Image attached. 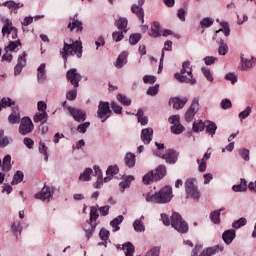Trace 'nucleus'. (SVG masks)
I'll return each mask as SVG.
<instances>
[{"mask_svg":"<svg viewBox=\"0 0 256 256\" xmlns=\"http://www.w3.org/2000/svg\"><path fill=\"white\" fill-rule=\"evenodd\" d=\"M145 199L147 203H171V199H173V188L171 186H164L155 194H146Z\"/></svg>","mask_w":256,"mask_h":256,"instance_id":"1","label":"nucleus"},{"mask_svg":"<svg viewBox=\"0 0 256 256\" xmlns=\"http://www.w3.org/2000/svg\"><path fill=\"white\" fill-rule=\"evenodd\" d=\"M60 53L64 61H67V57H69V55H76L78 58H81L83 57V46L79 41L66 39L64 40V46Z\"/></svg>","mask_w":256,"mask_h":256,"instance_id":"2","label":"nucleus"},{"mask_svg":"<svg viewBox=\"0 0 256 256\" xmlns=\"http://www.w3.org/2000/svg\"><path fill=\"white\" fill-rule=\"evenodd\" d=\"M175 79L180 83H190V85H195L196 81L193 78V68L191 67V62L186 61L182 65L181 73L175 74Z\"/></svg>","mask_w":256,"mask_h":256,"instance_id":"3","label":"nucleus"},{"mask_svg":"<svg viewBox=\"0 0 256 256\" xmlns=\"http://www.w3.org/2000/svg\"><path fill=\"white\" fill-rule=\"evenodd\" d=\"M171 225L178 233H187L189 231V225L177 212H174L171 216Z\"/></svg>","mask_w":256,"mask_h":256,"instance_id":"4","label":"nucleus"},{"mask_svg":"<svg viewBox=\"0 0 256 256\" xmlns=\"http://www.w3.org/2000/svg\"><path fill=\"white\" fill-rule=\"evenodd\" d=\"M156 156L164 159L168 165H175V163H177V159H179V153L173 149L166 150L164 154L161 153V151H157Z\"/></svg>","mask_w":256,"mask_h":256,"instance_id":"5","label":"nucleus"},{"mask_svg":"<svg viewBox=\"0 0 256 256\" xmlns=\"http://www.w3.org/2000/svg\"><path fill=\"white\" fill-rule=\"evenodd\" d=\"M35 129V124H33V121L29 117H23L20 121V126L18 128V131L20 135H29V133H33V130Z\"/></svg>","mask_w":256,"mask_h":256,"instance_id":"6","label":"nucleus"},{"mask_svg":"<svg viewBox=\"0 0 256 256\" xmlns=\"http://www.w3.org/2000/svg\"><path fill=\"white\" fill-rule=\"evenodd\" d=\"M97 115L99 119H103L102 123H105V121L111 117V108L109 107V102L100 101Z\"/></svg>","mask_w":256,"mask_h":256,"instance_id":"7","label":"nucleus"},{"mask_svg":"<svg viewBox=\"0 0 256 256\" xmlns=\"http://www.w3.org/2000/svg\"><path fill=\"white\" fill-rule=\"evenodd\" d=\"M67 110L69 111L71 117H73L74 121L77 123H83V121L87 120V112L85 110L68 106Z\"/></svg>","mask_w":256,"mask_h":256,"instance_id":"8","label":"nucleus"},{"mask_svg":"<svg viewBox=\"0 0 256 256\" xmlns=\"http://www.w3.org/2000/svg\"><path fill=\"white\" fill-rule=\"evenodd\" d=\"M179 115H173L170 116L168 121L171 123V133H174V135H181L183 131H185V127L182 126Z\"/></svg>","mask_w":256,"mask_h":256,"instance_id":"9","label":"nucleus"},{"mask_svg":"<svg viewBox=\"0 0 256 256\" xmlns=\"http://www.w3.org/2000/svg\"><path fill=\"white\" fill-rule=\"evenodd\" d=\"M198 111H199V99L195 98L192 101L189 109L185 113V121H187V123H191V121L195 119V115H197Z\"/></svg>","mask_w":256,"mask_h":256,"instance_id":"10","label":"nucleus"},{"mask_svg":"<svg viewBox=\"0 0 256 256\" xmlns=\"http://www.w3.org/2000/svg\"><path fill=\"white\" fill-rule=\"evenodd\" d=\"M2 35L5 37H9L11 35V39H17V28L13 27V22L9 19L4 21V25L2 27Z\"/></svg>","mask_w":256,"mask_h":256,"instance_id":"11","label":"nucleus"},{"mask_svg":"<svg viewBox=\"0 0 256 256\" xmlns=\"http://www.w3.org/2000/svg\"><path fill=\"white\" fill-rule=\"evenodd\" d=\"M66 78L73 85L75 89L79 87V81H81V74L77 73V69H70L67 71Z\"/></svg>","mask_w":256,"mask_h":256,"instance_id":"12","label":"nucleus"},{"mask_svg":"<svg viewBox=\"0 0 256 256\" xmlns=\"http://www.w3.org/2000/svg\"><path fill=\"white\" fill-rule=\"evenodd\" d=\"M51 197H53V189L47 185H44L40 193L35 194V198L40 201H49Z\"/></svg>","mask_w":256,"mask_h":256,"instance_id":"13","label":"nucleus"},{"mask_svg":"<svg viewBox=\"0 0 256 256\" xmlns=\"http://www.w3.org/2000/svg\"><path fill=\"white\" fill-rule=\"evenodd\" d=\"M187 97H183V98H180V97H174V98H171L169 100V104L172 105L173 109H183V107H185V105H187Z\"/></svg>","mask_w":256,"mask_h":256,"instance_id":"14","label":"nucleus"},{"mask_svg":"<svg viewBox=\"0 0 256 256\" xmlns=\"http://www.w3.org/2000/svg\"><path fill=\"white\" fill-rule=\"evenodd\" d=\"M25 65H27V52H23L22 55L18 57L17 65L14 68L15 75H19Z\"/></svg>","mask_w":256,"mask_h":256,"instance_id":"15","label":"nucleus"},{"mask_svg":"<svg viewBox=\"0 0 256 256\" xmlns=\"http://www.w3.org/2000/svg\"><path fill=\"white\" fill-rule=\"evenodd\" d=\"M235 237H237L235 229L226 230L222 234V239L226 245H231L235 240Z\"/></svg>","mask_w":256,"mask_h":256,"instance_id":"16","label":"nucleus"},{"mask_svg":"<svg viewBox=\"0 0 256 256\" xmlns=\"http://www.w3.org/2000/svg\"><path fill=\"white\" fill-rule=\"evenodd\" d=\"M9 123L15 125L21 121V112L19 111V106H13L12 113L8 117Z\"/></svg>","mask_w":256,"mask_h":256,"instance_id":"17","label":"nucleus"},{"mask_svg":"<svg viewBox=\"0 0 256 256\" xmlns=\"http://www.w3.org/2000/svg\"><path fill=\"white\" fill-rule=\"evenodd\" d=\"M141 139L144 145H149L153 140V128H145L141 132Z\"/></svg>","mask_w":256,"mask_h":256,"instance_id":"18","label":"nucleus"},{"mask_svg":"<svg viewBox=\"0 0 256 256\" xmlns=\"http://www.w3.org/2000/svg\"><path fill=\"white\" fill-rule=\"evenodd\" d=\"M167 175V167L165 165H160L154 171V181H161L163 177Z\"/></svg>","mask_w":256,"mask_h":256,"instance_id":"19","label":"nucleus"},{"mask_svg":"<svg viewBox=\"0 0 256 256\" xmlns=\"http://www.w3.org/2000/svg\"><path fill=\"white\" fill-rule=\"evenodd\" d=\"M67 27L70 31L76 29L77 33H81L83 31V23L77 20V16L74 17L72 21L68 23Z\"/></svg>","mask_w":256,"mask_h":256,"instance_id":"20","label":"nucleus"},{"mask_svg":"<svg viewBox=\"0 0 256 256\" xmlns=\"http://www.w3.org/2000/svg\"><path fill=\"white\" fill-rule=\"evenodd\" d=\"M132 13L142 21V23H145V12L143 11V8L141 6H137V4L132 5L131 7Z\"/></svg>","mask_w":256,"mask_h":256,"instance_id":"21","label":"nucleus"},{"mask_svg":"<svg viewBox=\"0 0 256 256\" xmlns=\"http://www.w3.org/2000/svg\"><path fill=\"white\" fill-rule=\"evenodd\" d=\"M127 25H129V20H127V18L120 17L115 21V26L119 31H123V33H127Z\"/></svg>","mask_w":256,"mask_h":256,"instance_id":"22","label":"nucleus"},{"mask_svg":"<svg viewBox=\"0 0 256 256\" xmlns=\"http://www.w3.org/2000/svg\"><path fill=\"white\" fill-rule=\"evenodd\" d=\"M187 199H194V201H199L201 197V193L199 192V188H191L190 190H185Z\"/></svg>","mask_w":256,"mask_h":256,"instance_id":"23","label":"nucleus"},{"mask_svg":"<svg viewBox=\"0 0 256 256\" xmlns=\"http://www.w3.org/2000/svg\"><path fill=\"white\" fill-rule=\"evenodd\" d=\"M99 219V206H91L90 208V218L87 220V223L93 225V221Z\"/></svg>","mask_w":256,"mask_h":256,"instance_id":"24","label":"nucleus"},{"mask_svg":"<svg viewBox=\"0 0 256 256\" xmlns=\"http://www.w3.org/2000/svg\"><path fill=\"white\" fill-rule=\"evenodd\" d=\"M117 173H119V167L109 166L106 171L107 177L104 178V182L107 183L108 181H111V179L113 178V175H117Z\"/></svg>","mask_w":256,"mask_h":256,"instance_id":"25","label":"nucleus"},{"mask_svg":"<svg viewBox=\"0 0 256 256\" xmlns=\"http://www.w3.org/2000/svg\"><path fill=\"white\" fill-rule=\"evenodd\" d=\"M94 173L97 176V181L94 184L96 189H99L103 185V174L101 173V168L99 166H94Z\"/></svg>","mask_w":256,"mask_h":256,"instance_id":"26","label":"nucleus"},{"mask_svg":"<svg viewBox=\"0 0 256 256\" xmlns=\"http://www.w3.org/2000/svg\"><path fill=\"white\" fill-rule=\"evenodd\" d=\"M124 163L126 167H129V169H132V167H135V154L128 152L125 155Z\"/></svg>","mask_w":256,"mask_h":256,"instance_id":"27","label":"nucleus"},{"mask_svg":"<svg viewBox=\"0 0 256 256\" xmlns=\"http://www.w3.org/2000/svg\"><path fill=\"white\" fill-rule=\"evenodd\" d=\"M122 250L125 253V256H133V253H135V246L131 242H127L122 245Z\"/></svg>","mask_w":256,"mask_h":256,"instance_id":"28","label":"nucleus"},{"mask_svg":"<svg viewBox=\"0 0 256 256\" xmlns=\"http://www.w3.org/2000/svg\"><path fill=\"white\" fill-rule=\"evenodd\" d=\"M125 64H127V52H122L116 60L115 67L121 69Z\"/></svg>","mask_w":256,"mask_h":256,"instance_id":"29","label":"nucleus"},{"mask_svg":"<svg viewBox=\"0 0 256 256\" xmlns=\"http://www.w3.org/2000/svg\"><path fill=\"white\" fill-rule=\"evenodd\" d=\"M150 35L151 37H161V24L159 22H153Z\"/></svg>","mask_w":256,"mask_h":256,"instance_id":"30","label":"nucleus"},{"mask_svg":"<svg viewBox=\"0 0 256 256\" xmlns=\"http://www.w3.org/2000/svg\"><path fill=\"white\" fill-rule=\"evenodd\" d=\"M11 155H6L2 162V171L5 173L11 171Z\"/></svg>","mask_w":256,"mask_h":256,"instance_id":"31","label":"nucleus"},{"mask_svg":"<svg viewBox=\"0 0 256 256\" xmlns=\"http://www.w3.org/2000/svg\"><path fill=\"white\" fill-rule=\"evenodd\" d=\"M221 211H223V208L220 210H215L210 214V219L215 225H219V223H221Z\"/></svg>","mask_w":256,"mask_h":256,"instance_id":"32","label":"nucleus"},{"mask_svg":"<svg viewBox=\"0 0 256 256\" xmlns=\"http://www.w3.org/2000/svg\"><path fill=\"white\" fill-rule=\"evenodd\" d=\"M15 105V100L11 98H2L0 100V111L1 109H5V107H13Z\"/></svg>","mask_w":256,"mask_h":256,"instance_id":"33","label":"nucleus"},{"mask_svg":"<svg viewBox=\"0 0 256 256\" xmlns=\"http://www.w3.org/2000/svg\"><path fill=\"white\" fill-rule=\"evenodd\" d=\"M34 123H47V112H39L35 114Z\"/></svg>","mask_w":256,"mask_h":256,"instance_id":"34","label":"nucleus"},{"mask_svg":"<svg viewBox=\"0 0 256 256\" xmlns=\"http://www.w3.org/2000/svg\"><path fill=\"white\" fill-rule=\"evenodd\" d=\"M205 127H206V133H209V135H213L215 134V131H217V124H215L214 122L208 121L205 123Z\"/></svg>","mask_w":256,"mask_h":256,"instance_id":"35","label":"nucleus"},{"mask_svg":"<svg viewBox=\"0 0 256 256\" xmlns=\"http://www.w3.org/2000/svg\"><path fill=\"white\" fill-rule=\"evenodd\" d=\"M38 81H40L41 83H43V81H45V79H47V74L45 73V64H41L38 67Z\"/></svg>","mask_w":256,"mask_h":256,"instance_id":"36","label":"nucleus"},{"mask_svg":"<svg viewBox=\"0 0 256 256\" xmlns=\"http://www.w3.org/2000/svg\"><path fill=\"white\" fill-rule=\"evenodd\" d=\"M142 219H145V217L141 216L140 220H136L134 223H133V227H134V230L137 232V233H143V231H145V225H143L141 223V220Z\"/></svg>","mask_w":256,"mask_h":256,"instance_id":"37","label":"nucleus"},{"mask_svg":"<svg viewBox=\"0 0 256 256\" xmlns=\"http://www.w3.org/2000/svg\"><path fill=\"white\" fill-rule=\"evenodd\" d=\"M121 223H123V216L120 215L116 218H114L111 222L110 225L111 227H113L114 231H119V225H121Z\"/></svg>","mask_w":256,"mask_h":256,"instance_id":"38","label":"nucleus"},{"mask_svg":"<svg viewBox=\"0 0 256 256\" xmlns=\"http://www.w3.org/2000/svg\"><path fill=\"white\" fill-rule=\"evenodd\" d=\"M92 173L93 169L86 168L85 171L82 174H80L79 181H90Z\"/></svg>","mask_w":256,"mask_h":256,"instance_id":"39","label":"nucleus"},{"mask_svg":"<svg viewBox=\"0 0 256 256\" xmlns=\"http://www.w3.org/2000/svg\"><path fill=\"white\" fill-rule=\"evenodd\" d=\"M48 150L49 148L47 147V145H45L44 142L39 143V153L44 155V161H49V154L47 153Z\"/></svg>","mask_w":256,"mask_h":256,"instance_id":"40","label":"nucleus"},{"mask_svg":"<svg viewBox=\"0 0 256 256\" xmlns=\"http://www.w3.org/2000/svg\"><path fill=\"white\" fill-rule=\"evenodd\" d=\"M117 101H119V103H121V105H124V107H129V105H131L130 98L123 94L117 95Z\"/></svg>","mask_w":256,"mask_h":256,"instance_id":"41","label":"nucleus"},{"mask_svg":"<svg viewBox=\"0 0 256 256\" xmlns=\"http://www.w3.org/2000/svg\"><path fill=\"white\" fill-rule=\"evenodd\" d=\"M233 191H236V193L241 191H247V181L245 179H241V182L239 185H234L232 187Z\"/></svg>","mask_w":256,"mask_h":256,"instance_id":"42","label":"nucleus"},{"mask_svg":"<svg viewBox=\"0 0 256 256\" xmlns=\"http://www.w3.org/2000/svg\"><path fill=\"white\" fill-rule=\"evenodd\" d=\"M195 183H197V179H195V178H188L185 181V191H189L190 189L197 188V185Z\"/></svg>","mask_w":256,"mask_h":256,"instance_id":"43","label":"nucleus"},{"mask_svg":"<svg viewBox=\"0 0 256 256\" xmlns=\"http://www.w3.org/2000/svg\"><path fill=\"white\" fill-rule=\"evenodd\" d=\"M136 116L138 119V123H140L141 125H147V123H149V118L143 116V110L139 109Z\"/></svg>","mask_w":256,"mask_h":256,"instance_id":"44","label":"nucleus"},{"mask_svg":"<svg viewBox=\"0 0 256 256\" xmlns=\"http://www.w3.org/2000/svg\"><path fill=\"white\" fill-rule=\"evenodd\" d=\"M228 51L229 46H227V43L223 42V40H220L218 48L219 55H227Z\"/></svg>","mask_w":256,"mask_h":256,"instance_id":"45","label":"nucleus"},{"mask_svg":"<svg viewBox=\"0 0 256 256\" xmlns=\"http://www.w3.org/2000/svg\"><path fill=\"white\" fill-rule=\"evenodd\" d=\"M23 172L21 171H17L15 174H14V177H13V180L11 182V185H19V183H21V181H23Z\"/></svg>","mask_w":256,"mask_h":256,"instance_id":"46","label":"nucleus"},{"mask_svg":"<svg viewBox=\"0 0 256 256\" xmlns=\"http://www.w3.org/2000/svg\"><path fill=\"white\" fill-rule=\"evenodd\" d=\"M125 33L122 30L120 31H115L112 33V38L116 43H119V41H123V38L125 37Z\"/></svg>","mask_w":256,"mask_h":256,"instance_id":"47","label":"nucleus"},{"mask_svg":"<svg viewBox=\"0 0 256 256\" xmlns=\"http://www.w3.org/2000/svg\"><path fill=\"white\" fill-rule=\"evenodd\" d=\"M144 185H149L151 183V181H155V174L153 171L147 173L146 175H144L143 179H142Z\"/></svg>","mask_w":256,"mask_h":256,"instance_id":"48","label":"nucleus"},{"mask_svg":"<svg viewBox=\"0 0 256 256\" xmlns=\"http://www.w3.org/2000/svg\"><path fill=\"white\" fill-rule=\"evenodd\" d=\"M203 129H205V123L202 120L193 123V131L195 133H199L203 131Z\"/></svg>","mask_w":256,"mask_h":256,"instance_id":"49","label":"nucleus"},{"mask_svg":"<svg viewBox=\"0 0 256 256\" xmlns=\"http://www.w3.org/2000/svg\"><path fill=\"white\" fill-rule=\"evenodd\" d=\"M5 135V131L0 130V147H7L9 144V138Z\"/></svg>","mask_w":256,"mask_h":256,"instance_id":"50","label":"nucleus"},{"mask_svg":"<svg viewBox=\"0 0 256 256\" xmlns=\"http://www.w3.org/2000/svg\"><path fill=\"white\" fill-rule=\"evenodd\" d=\"M244 225H247V219L240 218L237 221L233 222L232 227L234 229H241V227H244Z\"/></svg>","mask_w":256,"mask_h":256,"instance_id":"51","label":"nucleus"},{"mask_svg":"<svg viewBox=\"0 0 256 256\" xmlns=\"http://www.w3.org/2000/svg\"><path fill=\"white\" fill-rule=\"evenodd\" d=\"M12 232L14 233L15 237L21 233V222H14L11 226Z\"/></svg>","mask_w":256,"mask_h":256,"instance_id":"52","label":"nucleus"},{"mask_svg":"<svg viewBox=\"0 0 256 256\" xmlns=\"http://www.w3.org/2000/svg\"><path fill=\"white\" fill-rule=\"evenodd\" d=\"M133 179V176H128L125 181L120 182L119 185L122 191H125V189H127L131 185V181H133Z\"/></svg>","mask_w":256,"mask_h":256,"instance_id":"53","label":"nucleus"},{"mask_svg":"<svg viewBox=\"0 0 256 256\" xmlns=\"http://www.w3.org/2000/svg\"><path fill=\"white\" fill-rule=\"evenodd\" d=\"M251 111H252V108L248 106L244 111L240 112L238 115L240 121H243V119H247V117L251 115Z\"/></svg>","mask_w":256,"mask_h":256,"instance_id":"54","label":"nucleus"},{"mask_svg":"<svg viewBox=\"0 0 256 256\" xmlns=\"http://www.w3.org/2000/svg\"><path fill=\"white\" fill-rule=\"evenodd\" d=\"M91 126V122H84L77 127L78 133H87V129Z\"/></svg>","mask_w":256,"mask_h":256,"instance_id":"55","label":"nucleus"},{"mask_svg":"<svg viewBox=\"0 0 256 256\" xmlns=\"http://www.w3.org/2000/svg\"><path fill=\"white\" fill-rule=\"evenodd\" d=\"M19 45H21V40L10 41L9 45L5 49H6V51H7V49L9 51H15V49H17V47H19Z\"/></svg>","mask_w":256,"mask_h":256,"instance_id":"56","label":"nucleus"},{"mask_svg":"<svg viewBox=\"0 0 256 256\" xmlns=\"http://www.w3.org/2000/svg\"><path fill=\"white\" fill-rule=\"evenodd\" d=\"M159 93V84H156L155 86H151L147 90V95H150L151 97H155Z\"/></svg>","mask_w":256,"mask_h":256,"instance_id":"57","label":"nucleus"},{"mask_svg":"<svg viewBox=\"0 0 256 256\" xmlns=\"http://www.w3.org/2000/svg\"><path fill=\"white\" fill-rule=\"evenodd\" d=\"M111 108L114 111V113H116V115H121L123 113V107H121L116 102L111 103Z\"/></svg>","mask_w":256,"mask_h":256,"instance_id":"58","label":"nucleus"},{"mask_svg":"<svg viewBox=\"0 0 256 256\" xmlns=\"http://www.w3.org/2000/svg\"><path fill=\"white\" fill-rule=\"evenodd\" d=\"M141 41V34H132L129 38L130 45H137V42Z\"/></svg>","mask_w":256,"mask_h":256,"instance_id":"59","label":"nucleus"},{"mask_svg":"<svg viewBox=\"0 0 256 256\" xmlns=\"http://www.w3.org/2000/svg\"><path fill=\"white\" fill-rule=\"evenodd\" d=\"M241 61L243 69H251V67H253V60H248L241 56Z\"/></svg>","mask_w":256,"mask_h":256,"instance_id":"60","label":"nucleus"},{"mask_svg":"<svg viewBox=\"0 0 256 256\" xmlns=\"http://www.w3.org/2000/svg\"><path fill=\"white\" fill-rule=\"evenodd\" d=\"M66 99H68V101H75L77 99V90H70L66 93Z\"/></svg>","mask_w":256,"mask_h":256,"instance_id":"61","label":"nucleus"},{"mask_svg":"<svg viewBox=\"0 0 256 256\" xmlns=\"http://www.w3.org/2000/svg\"><path fill=\"white\" fill-rule=\"evenodd\" d=\"M143 81L144 83H148L149 85H153L155 83V81H157V77L152 76V75H145L143 77Z\"/></svg>","mask_w":256,"mask_h":256,"instance_id":"62","label":"nucleus"},{"mask_svg":"<svg viewBox=\"0 0 256 256\" xmlns=\"http://www.w3.org/2000/svg\"><path fill=\"white\" fill-rule=\"evenodd\" d=\"M159 253H161V248L153 247L150 251L146 253L145 256H159Z\"/></svg>","mask_w":256,"mask_h":256,"instance_id":"63","label":"nucleus"},{"mask_svg":"<svg viewBox=\"0 0 256 256\" xmlns=\"http://www.w3.org/2000/svg\"><path fill=\"white\" fill-rule=\"evenodd\" d=\"M99 235L102 241H107V239H109V231L107 229H101Z\"/></svg>","mask_w":256,"mask_h":256,"instance_id":"64","label":"nucleus"}]
</instances>
